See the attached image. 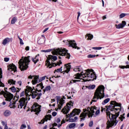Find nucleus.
<instances>
[{
  "instance_id": "nucleus-43",
  "label": "nucleus",
  "mask_w": 129,
  "mask_h": 129,
  "mask_svg": "<svg viewBox=\"0 0 129 129\" xmlns=\"http://www.w3.org/2000/svg\"><path fill=\"white\" fill-rule=\"evenodd\" d=\"M62 71V69L59 68V69H57V70H55L54 71V73H56V72H61Z\"/></svg>"
},
{
  "instance_id": "nucleus-64",
  "label": "nucleus",
  "mask_w": 129,
  "mask_h": 129,
  "mask_svg": "<svg viewBox=\"0 0 129 129\" xmlns=\"http://www.w3.org/2000/svg\"><path fill=\"white\" fill-rule=\"evenodd\" d=\"M123 124H122L121 126V127H120V129H123Z\"/></svg>"
},
{
  "instance_id": "nucleus-50",
  "label": "nucleus",
  "mask_w": 129,
  "mask_h": 129,
  "mask_svg": "<svg viewBox=\"0 0 129 129\" xmlns=\"http://www.w3.org/2000/svg\"><path fill=\"white\" fill-rule=\"evenodd\" d=\"M52 116H56L57 115V112L54 111L52 113Z\"/></svg>"
},
{
  "instance_id": "nucleus-42",
  "label": "nucleus",
  "mask_w": 129,
  "mask_h": 129,
  "mask_svg": "<svg viewBox=\"0 0 129 129\" xmlns=\"http://www.w3.org/2000/svg\"><path fill=\"white\" fill-rule=\"evenodd\" d=\"M96 57V55H93V54H89L88 55V58H94Z\"/></svg>"
},
{
  "instance_id": "nucleus-63",
  "label": "nucleus",
  "mask_w": 129,
  "mask_h": 129,
  "mask_svg": "<svg viewBox=\"0 0 129 129\" xmlns=\"http://www.w3.org/2000/svg\"><path fill=\"white\" fill-rule=\"evenodd\" d=\"M47 127H48V126L46 125L45 126H44L43 129H47Z\"/></svg>"
},
{
  "instance_id": "nucleus-54",
  "label": "nucleus",
  "mask_w": 129,
  "mask_h": 129,
  "mask_svg": "<svg viewBox=\"0 0 129 129\" xmlns=\"http://www.w3.org/2000/svg\"><path fill=\"white\" fill-rule=\"evenodd\" d=\"M0 86H1L2 87H5V84H4L3 82H1L0 83Z\"/></svg>"
},
{
  "instance_id": "nucleus-22",
  "label": "nucleus",
  "mask_w": 129,
  "mask_h": 129,
  "mask_svg": "<svg viewBox=\"0 0 129 129\" xmlns=\"http://www.w3.org/2000/svg\"><path fill=\"white\" fill-rule=\"evenodd\" d=\"M51 118H52V115H46L45 116V118H44V119L42 120L41 122H39V123H44L45 121H47V120H50Z\"/></svg>"
},
{
  "instance_id": "nucleus-23",
  "label": "nucleus",
  "mask_w": 129,
  "mask_h": 129,
  "mask_svg": "<svg viewBox=\"0 0 129 129\" xmlns=\"http://www.w3.org/2000/svg\"><path fill=\"white\" fill-rule=\"evenodd\" d=\"M43 88L44 86H43V83H40L36 86V90L37 91H38V92H41V91H42V89Z\"/></svg>"
},
{
  "instance_id": "nucleus-18",
  "label": "nucleus",
  "mask_w": 129,
  "mask_h": 129,
  "mask_svg": "<svg viewBox=\"0 0 129 129\" xmlns=\"http://www.w3.org/2000/svg\"><path fill=\"white\" fill-rule=\"evenodd\" d=\"M63 103H65V100H64V99L61 98L60 100H57L58 109H61V108H62V106H63Z\"/></svg>"
},
{
  "instance_id": "nucleus-57",
  "label": "nucleus",
  "mask_w": 129,
  "mask_h": 129,
  "mask_svg": "<svg viewBox=\"0 0 129 129\" xmlns=\"http://www.w3.org/2000/svg\"><path fill=\"white\" fill-rule=\"evenodd\" d=\"M79 17H80V12L78 13L77 20H78V19H79Z\"/></svg>"
},
{
  "instance_id": "nucleus-13",
  "label": "nucleus",
  "mask_w": 129,
  "mask_h": 129,
  "mask_svg": "<svg viewBox=\"0 0 129 129\" xmlns=\"http://www.w3.org/2000/svg\"><path fill=\"white\" fill-rule=\"evenodd\" d=\"M28 98H30V96L32 97V98H36V96H38V93L37 92H33V89L31 87H28Z\"/></svg>"
},
{
  "instance_id": "nucleus-27",
  "label": "nucleus",
  "mask_w": 129,
  "mask_h": 129,
  "mask_svg": "<svg viewBox=\"0 0 129 129\" xmlns=\"http://www.w3.org/2000/svg\"><path fill=\"white\" fill-rule=\"evenodd\" d=\"M11 111L9 110H6L4 112V115L5 116H10V115L11 114Z\"/></svg>"
},
{
  "instance_id": "nucleus-62",
  "label": "nucleus",
  "mask_w": 129,
  "mask_h": 129,
  "mask_svg": "<svg viewBox=\"0 0 129 129\" xmlns=\"http://www.w3.org/2000/svg\"><path fill=\"white\" fill-rule=\"evenodd\" d=\"M102 3L103 7H104V1H103V0H102Z\"/></svg>"
},
{
  "instance_id": "nucleus-52",
  "label": "nucleus",
  "mask_w": 129,
  "mask_h": 129,
  "mask_svg": "<svg viewBox=\"0 0 129 129\" xmlns=\"http://www.w3.org/2000/svg\"><path fill=\"white\" fill-rule=\"evenodd\" d=\"M49 30V28H45L43 31V33H46V32H47V31H48Z\"/></svg>"
},
{
  "instance_id": "nucleus-38",
  "label": "nucleus",
  "mask_w": 129,
  "mask_h": 129,
  "mask_svg": "<svg viewBox=\"0 0 129 129\" xmlns=\"http://www.w3.org/2000/svg\"><path fill=\"white\" fill-rule=\"evenodd\" d=\"M126 16V14L122 13L119 15V19H122V18H124Z\"/></svg>"
},
{
  "instance_id": "nucleus-6",
  "label": "nucleus",
  "mask_w": 129,
  "mask_h": 129,
  "mask_svg": "<svg viewBox=\"0 0 129 129\" xmlns=\"http://www.w3.org/2000/svg\"><path fill=\"white\" fill-rule=\"evenodd\" d=\"M57 60V56H53L52 55H48L47 59L45 61V65L47 67V68H52V67H55L56 66H60V64H62V62L60 60L59 62L57 63H53L54 61Z\"/></svg>"
},
{
  "instance_id": "nucleus-3",
  "label": "nucleus",
  "mask_w": 129,
  "mask_h": 129,
  "mask_svg": "<svg viewBox=\"0 0 129 129\" xmlns=\"http://www.w3.org/2000/svg\"><path fill=\"white\" fill-rule=\"evenodd\" d=\"M76 79H80L81 77L83 78H87L83 79L84 81H90L96 80V75L93 70L88 69L86 71H83L81 74L78 73L77 75H75Z\"/></svg>"
},
{
  "instance_id": "nucleus-48",
  "label": "nucleus",
  "mask_w": 129,
  "mask_h": 129,
  "mask_svg": "<svg viewBox=\"0 0 129 129\" xmlns=\"http://www.w3.org/2000/svg\"><path fill=\"white\" fill-rule=\"evenodd\" d=\"M1 123H2V124H3V125H5V126L7 125V122L4 121H2Z\"/></svg>"
},
{
  "instance_id": "nucleus-26",
  "label": "nucleus",
  "mask_w": 129,
  "mask_h": 129,
  "mask_svg": "<svg viewBox=\"0 0 129 129\" xmlns=\"http://www.w3.org/2000/svg\"><path fill=\"white\" fill-rule=\"evenodd\" d=\"M38 56H39V55H36L34 58H32V61L34 62L35 64H36V63H37V62H39V58H38Z\"/></svg>"
},
{
  "instance_id": "nucleus-35",
  "label": "nucleus",
  "mask_w": 129,
  "mask_h": 129,
  "mask_svg": "<svg viewBox=\"0 0 129 129\" xmlns=\"http://www.w3.org/2000/svg\"><path fill=\"white\" fill-rule=\"evenodd\" d=\"M80 70H81L80 67H76L74 69V71H75V72H78L80 71Z\"/></svg>"
},
{
  "instance_id": "nucleus-31",
  "label": "nucleus",
  "mask_w": 129,
  "mask_h": 129,
  "mask_svg": "<svg viewBox=\"0 0 129 129\" xmlns=\"http://www.w3.org/2000/svg\"><path fill=\"white\" fill-rule=\"evenodd\" d=\"M86 87L87 88H88V89L92 90V89H94V88H95V85H90L88 86H86Z\"/></svg>"
},
{
  "instance_id": "nucleus-55",
  "label": "nucleus",
  "mask_w": 129,
  "mask_h": 129,
  "mask_svg": "<svg viewBox=\"0 0 129 129\" xmlns=\"http://www.w3.org/2000/svg\"><path fill=\"white\" fill-rule=\"evenodd\" d=\"M18 84H19V85L20 86H22V81H18Z\"/></svg>"
},
{
  "instance_id": "nucleus-56",
  "label": "nucleus",
  "mask_w": 129,
  "mask_h": 129,
  "mask_svg": "<svg viewBox=\"0 0 129 129\" xmlns=\"http://www.w3.org/2000/svg\"><path fill=\"white\" fill-rule=\"evenodd\" d=\"M25 50L26 51H29L30 50V47L29 46H26V48H25Z\"/></svg>"
},
{
  "instance_id": "nucleus-44",
  "label": "nucleus",
  "mask_w": 129,
  "mask_h": 129,
  "mask_svg": "<svg viewBox=\"0 0 129 129\" xmlns=\"http://www.w3.org/2000/svg\"><path fill=\"white\" fill-rule=\"evenodd\" d=\"M120 68L121 69H124V68H129V65H127L126 66H120Z\"/></svg>"
},
{
  "instance_id": "nucleus-47",
  "label": "nucleus",
  "mask_w": 129,
  "mask_h": 129,
  "mask_svg": "<svg viewBox=\"0 0 129 129\" xmlns=\"http://www.w3.org/2000/svg\"><path fill=\"white\" fill-rule=\"evenodd\" d=\"M4 61L5 62H9V61H10V58H9V57L4 58Z\"/></svg>"
},
{
  "instance_id": "nucleus-51",
  "label": "nucleus",
  "mask_w": 129,
  "mask_h": 129,
  "mask_svg": "<svg viewBox=\"0 0 129 129\" xmlns=\"http://www.w3.org/2000/svg\"><path fill=\"white\" fill-rule=\"evenodd\" d=\"M92 125H93V121H91L89 122V126H92Z\"/></svg>"
},
{
  "instance_id": "nucleus-29",
  "label": "nucleus",
  "mask_w": 129,
  "mask_h": 129,
  "mask_svg": "<svg viewBox=\"0 0 129 129\" xmlns=\"http://www.w3.org/2000/svg\"><path fill=\"white\" fill-rule=\"evenodd\" d=\"M86 38H87V40H91L93 38V35L90 34H87L86 35Z\"/></svg>"
},
{
  "instance_id": "nucleus-1",
  "label": "nucleus",
  "mask_w": 129,
  "mask_h": 129,
  "mask_svg": "<svg viewBox=\"0 0 129 129\" xmlns=\"http://www.w3.org/2000/svg\"><path fill=\"white\" fill-rule=\"evenodd\" d=\"M110 105L106 106L105 108L103 107H101V111H106L107 114V118L108 121L107 122V128L112 127L113 125H116L119 120L122 121L125 118L123 113L118 118V119H116L118 115H119V112L121 111V104L116 102L115 101H112L110 102Z\"/></svg>"
},
{
  "instance_id": "nucleus-39",
  "label": "nucleus",
  "mask_w": 129,
  "mask_h": 129,
  "mask_svg": "<svg viewBox=\"0 0 129 129\" xmlns=\"http://www.w3.org/2000/svg\"><path fill=\"white\" fill-rule=\"evenodd\" d=\"M79 81H79V80H71V81H70V83H71V84H73V83H76V82H79Z\"/></svg>"
},
{
  "instance_id": "nucleus-60",
  "label": "nucleus",
  "mask_w": 129,
  "mask_h": 129,
  "mask_svg": "<svg viewBox=\"0 0 129 129\" xmlns=\"http://www.w3.org/2000/svg\"><path fill=\"white\" fill-rule=\"evenodd\" d=\"M103 20H105L106 19V16H104L102 17Z\"/></svg>"
},
{
  "instance_id": "nucleus-25",
  "label": "nucleus",
  "mask_w": 129,
  "mask_h": 129,
  "mask_svg": "<svg viewBox=\"0 0 129 129\" xmlns=\"http://www.w3.org/2000/svg\"><path fill=\"white\" fill-rule=\"evenodd\" d=\"M10 90H11L12 92H17V93H18V92H20V91L21 90V88H16V87L14 86L10 88Z\"/></svg>"
},
{
  "instance_id": "nucleus-30",
  "label": "nucleus",
  "mask_w": 129,
  "mask_h": 129,
  "mask_svg": "<svg viewBox=\"0 0 129 129\" xmlns=\"http://www.w3.org/2000/svg\"><path fill=\"white\" fill-rule=\"evenodd\" d=\"M38 44H39V45L44 44V43H45V38L39 39V40L38 41Z\"/></svg>"
},
{
  "instance_id": "nucleus-16",
  "label": "nucleus",
  "mask_w": 129,
  "mask_h": 129,
  "mask_svg": "<svg viewBox=\"0 0 129 129\" xmlns=\"http://www.w3.org/2000/svg\"><path fill=\"white\" fill-rule=\"evenodd\" d=\"M68 44L71 46L72 47V48H74L75 49H77L78 50H79L80 48L77 47V44L76 43H75V40H70V41H67Z\"/></svg>"
},
{
  "instance_id": "nucleus-37",
  "label": "nucleus",
  "mask_w": 129,
  "mask_h": 129,
  "mask_svg": "<svg viewBox=\"0 0 129 129\" xmlns=\"http://www.w3.org/2000/svg\"><path fill=\"white\" fill-rule=\"evenodd\" d=\"M27 128V125L25 124H22L20 126V129H25Z\"/></svg>"
},
{
  "instance_id": "nucleus-7",
  "label": "nucleus",
  "mask_w": 129,
  "mask_h": 129,
  "mask_svg": "<svg viewBox=\"0 0 129 129\" xmlns=\"http://www.w3.org/2000/svg\"><path fill=\"white\" fill-rule=\"evenodd\" d=\"M29 63H30V56L22 57V58L19 61V69L22 71L27 70L29 68V66H28Z\"/></svg>"
},
{
  "instance_id": "nucleus-11",
  "label": "nucleus",
  "mask_w": 129,
  "mask_h": 129,
  "mask_svg": "<svg viewBox=\"0 0 129 129\" xmlns=\"http://www.w3.org/2000/svg\"><path fill=\"white\" fill-rule=\"evenodd\" d=\"M73 106V102L72 101H70L67 105L64 107V108L62 109L61 111L64 114H67L69 111H70V109L71 107Z\"/></svg>"
},
{
  "instance_id": "nucleus-19",
  "label": "nucleus",
  "mask_w": 129,
  "mask_h": 129,
  "mask_svg": "<svg viewBox=\"0 0 129 129\" xmlns=\"http://www.w3.org/2000/svg\"><path fill=\"white\" fill-rule=\"evenodd\" d=\"M54 123H58L57 125L58 127H60V126H61L62 125V124H63V123H65V120H62L61 121V119H60V118H57L56 120H55V122Z\"/></svg>"
},
{
  "instance_id": "nucleus-8",
  "label": "nucleus",
  "mask_w": 129,
  "mask_h": 129,
  "mask_svg": "<svg viewBox=\"0 0 129 129\" xmlns=\"http://www.w3.org/2000/svg\"><path fill=\"white\" fill-rule=\"evenodd\" d=\"M27 99L25 97H23L20 99L19 101V103H18L17 105H16V101L13 100L12 102H10V106H12L13 108H15V107H17L18 106V108H23V106H24V109L26 108V100Z\"/></svg>"
},
{
  "instance_id": "nucleus-24",
  "label": "nucleus",
  "mask_w": 129,
  "mask_h": 129,
  "mask_svg": "<svg viewBox=\"0 0 129 129\" xmlns=\"http://www.w3.org/2000/svg\"><path fill=\"white\" fill-rule=\"evenodd\" d=\"M64 72H66V73H69V71H70V70L71 69V66L70 65V63L64 64Z\"/></svg>"
},
{
  "instance_id": "nucleus-33",
  "label": "nucleus",
  "mask_w": 129,
  "mask_h": 129,
  "mask_svg": "<svg viewBox=\"0 0 129 129\" xmlns=\"http://www.w3.org/2000/svg\"><path fill=\"white\" fill-rule=\"evenodd\" d=\"M76 124L75 123H73L69 125V128H73V127H75Z\"/></svg>"
},
{
  "instance_id": "nucleus-10",
  "label": "nucleus",
  "mask_w": 129,
  "mask_h": 129,
  "mask_svg": "<svg viewBox=\"0 0 129 129\" xmlns=\"http://www.w3.org/2000/svg\"><path fill=\"white\" fill-rule=\"evenodd\" d=\"M0 95H4V97L6 98L7 101H11L14 97V95L9 92H5L4 91H1L0 90Z\"/></svg>"
},
{
  "instance_id": "nucleus-20",
  "label": "nucleus",
  "mask_w": 129,
  "mask_h": 129,
  "mask_svg": "<svg viewBox=\"0 0 129 129\" xmlns=\"http://www.w3.org/2000/svg\"><path fill=\"white\" fill-rule=\"evenodd\" d=\"M8 70L9 71H14V72H17V67L14 64H10L8 67Z\"/></svg>"
},
{
  "instance_id": "nucleus-9",
  "label": "nucleus",
  "mask_w": 129,
  "mask_h": 129,
  "mask_svg": "<svg viewBox=\"0 0 129 129\" xmlns=\"http://www.w3.org/2000/svg\"><path fill=\"white\" fill-rule=\"evenodd\" d=\"M80 112H81V110L79 109L75 108L73 109L70 114L67 115L68 117H69L68 121H69V122H75V121L78 119V117L77 116L75 117L74 118L72 117H74L75 115H78Z\"/></svg>"
},
{
  "instance_id": "nucleus-12",
  "label": "nucleus",
  "mask_w": 129,
  "mask_h": 129,
  "mask_svg": "<svg viewBox=\"0 0 129 129\" xmlns=\"http://www.w3.org/2000/svg\"><path fill=\"white\" fill-rule=\"evenodd\" d=\"M46 78L47 79H49L48 78H47V76L42 77L39 79V76H35V77H34V80L32 81V84H33V85H35V84H37V83H38V82H41L43 81V80H45ZM38 79L39 81H38Z\"/></svg>"
},
{
  "instance_id": "nucleus-17",
  "label": "nucleus",
  "mask_w": 129,
  "mask_h": 129,
  "mask_svg": "<svg viewBox=\"0 0 129 129\" xmlns=\"http://www.w3.org/2000/svg\"><path fill=\"white\" fill-rule=\"evenodd\" d=\"M12 41L13 38L7 37L3 40L2 44L4 46H6V45H8L10 42H12Z\"/></svg>"
},
{
  "instance_id": "nucleus-28",
  "label": "nucleus",
  "mask_w": 129,
  "mask_h": 129,
  "mask_svg": "<svg viewBox=\"0 0 129 129\" xmlns=\"http://www.w3.org/2000/svg\"><path fill=\"white\" fill-rule=\"evenodd\" d=\"M8 83L9 84H10V85H15V84H16V81L13 80V79H10L9 80H8Z\"/></svg>"
},
{
  "instance_id": "nucleus-40",
  "label": "nucleus",
  "mask_w": 129,
  "mask_h": 129,
  "mask_svg": "<svg viewBox=\"0 0 129 129\" xmlns=\"http://www.w3.org/2000/svg\"><path fill=\"white\" fill-rule=\"evenodd\" d=\"M42 96V93H40L39 94L37 93V97L36 98V99L37 100H39L40 98H41V96Z\"/></svg>"
},
{
  "instance_id": "nucleus-53",
  "label": "nucleus",
  "mask_w": 129,
  "mask_h": 129,
  "mask_svg": "<svg viewBox=\"0 0 129 129\" xmlns=\"http://www.w3.org/2000/svg\"><path fill=\"white\" fill-rule=\"evenodd\" d=\"M50 51H51V49H47V50H43V52H45V53H47L48 52H50Z\"/></svg>"
},
{
  "instance_id": "nucleus-32",
  "label": "nucleus",
  "mask_w": 129,
  "mask_h": 129,
  "mask_svg": "<svg viewBox=\"0 0 129 129\" xmlns=\"http://www.w3.org/2000/svg\"><path fill=\"white\" fill-rule=\"evenodd\" d=\"M50 90H51V86H48L43 89L44 93H45L46 91H49Z\"/></svg>"
},
{
  "instance_id": "nucleus-5",
  "label": "nucleus",
  "mask_w": 129,
  "mask_h": 129,
  "mask_svg": "<svg viewBox=\"0 0 129 129\" xmlns=\"http://www.w3.org/2000/svg\"><path fill=\"white\" fill-rule=\"evenodd\" d=\"M68 50L65 48H57L53 49L52 51L53 55H59L58 56L59 59H62V57L64 56L67 59H70V53H69Z\"/></svg>"
},
{
  "instance_id": "nucleus-34",
  "label": "nucleus",
  "mask_w": 129,
  "mask_h": 129,
  "mask_svg": "<svg viewBox=\"0 0 129 129\" xmlns=\"http://www.w3.org/2000/svg\"><path fill=\"white\" fill-rule=\"evenodd\" d=\"M109 102V98H107L103 101V102L102 103V104H103V105H104V104L107 103Z\"/></svg>"
},
{
  "instance_id": "nucleus-61",
  "label": "nucleus",
  "mask_w": 129,
  "mask_h": 129,
  "mask_svg": "<svg viewBox=\"0 0 129 129\" xmlns=\"http://www.w3.org/2000/svg\"><path fill=\"white\" fill-rule=\"evenodd\" d=\"M4 129H9V127H8V125H6L5 126Z\"/></svg>"
},
{
  "instance_id": "nucleus-59",
  "label": "nucleus",
  "mask_w": 129,
  "mask_h": 129,
  "mask_svg": "<svg viewBox=\"0 0 129 129\" xmlns=\"http://www.w3.org/2000/svg\"><path fill=\"white\" fill-rule=\"evenodd\" d=\"M102 49V47H97V50H101Z\"/></svg>"
},
{
  "instance_id": "nucleus-21",
  "label": "nucleus",
  "mask_w": 129,
  "mask_h": 129,
  "mask_svg": "<svg viewBox=\"0 0 129 129\" xmlns=\"http://www.w3.org/2000/svg\"><path fill=\"white\" fill-rule=\"evenodd\" d=\"M126 25V22L125 21H122V23L119 24H116L115 26L116 27V29H122L124 26Z\"/></svg>"
},
{
  "instance_id": "nucleus-36",
  "label": "nucleus",
  "mask_w": 129,
  "mask_h": 129,
  "mask_svg": "<svg viewBox=\"0 0 129 129\" xmlns=\"http://www.w3.org/2000/svg\"><path fill=\"white\" fill-rule=\"evenodd\" d=\"M17 19L16 17H13L12 21H11V24H14L17 22Z\"/></svg>"
},
{
  "instance_id": "nucleus-41",
  "label": "nucleus",
  "mask_w": 129,
  "mask_h": 129,
  "mask_svg": "<svg viewBox=\"0 0 129 129\" xmlns=\"http://www.w3.org/2000/svg\"><path fill=\"white\" fill-rule=\"evenodd\" d=\"M18 38L19 39L20 44L21 45H24V42H23V39H22V38H20V36H18Z\"/></svg>"
},
{
  "instance_id": "nucleus-45",
  "label": "nucleus",
  "mask_w": 129,
  "mask_h": 129,
  "mask_svg": "<svg viewBox=\"0 0 129 129\" xmlns=\"http://www.w3.org/2000/svg\"><path fill=\"white\" fill-rule=\"evenodd\" d=\"M52 125L53 127L52 128H50V129H57L54 127V126H57V125H58V124H57L56 123H54Z\"/></svg>"
},
{
  "instance_id": "nucleus-46",
  "label": "nucleus",
  "mask_w": 129,
  "mask_h": 129,
  "mask_svg": "<svg viewBox=\"0 0 129 129\" xmlns=\"http://www.w3.org/2000/svg\"><path fill=\"white\" fill-rule=\"evenodd\" d=\"M3 78V71H2V69L0 68V79H2Z\"/></svg>"
},
{
  "instance_id": "nucleus-14",
  "label": "nucleus",
  "mask_w": 129,
  "mask_h": 129,
  "mask_svg": "<svg viewBox=\"0 0 129 129\" xmlns=\"http://www.w3.org/2000/svg\"><path fill=\"white\" fill-rule=\"evenodd\" d=\"M32 110L39 113L41 111V106L37 103H34L32 106Z\"/></svg>"
},
{
  "instance_id": "nucleus-2",
  "label": "nucleus",
  "mask_w": 129,
  "mask_h": 129,
  "mask_svg": "<svg viewBox=\"0 0 129 129\" xmlns=\"http://www.w3.org/2000/svg\"><path fill=\"white\" fill-rule=\"evenodd\" d=\"M84 113L81 114L80 117L81 118V121L84 120L85 117L88 115L89 117H96L100 114V108H97L96 106H92L91 107H87L83 109Z\"/></svg>"
},
{
  "instance_id": "nucleus-15",
  "label": "nucleus",
  "mask_w": 129,
  "mask_h": 129,
  "mask_svg": "<svg viewBox=\"0 0 129 129\" xmlns=\"http://www.w3.org/2000/svg\"><path fill=\"white\" fill-rule=\"evenodd\" d=\"M28 87H27V88L25 89V91H23L20 94V97H23V96H25L26 100H30V98H28V95H30L29 94V90H28Z\"/></svg>"
},
{
  "instance_id": "nucleus-58",
  "label": "nucleus",
  "mask_w": 129,
  "mask_h": 129,
  "mask_svg": "<svg viewBox=\"0 0 129 129\" xmlns=\"http://www.w3.org/2000/svg\"><path fill=\"white\" fill-rule=\"evenodd\" d=\"M2 105H6V102H3L1 104V106Z\"/></svg>"
},
{
  "instance_id": "nucleus-4",
  "label": "nucleus",
  "mask_w": 129,
  "mask_h": 129,
  "mask_svg": "<svg viewBox=\"0 0 129 129\" xmlns=\"http://www.w3.org/2000/svg\"><path fill=\"white\" fill-rule=\"evenodd\" d=\"M104 89L105 87L103 85L99 86L94 93L92 102H96L98 99H102L104 97Z\"/></svg>"
},
{
  "instance_id": "nucleus-49",
  "label": "nucleus",
  "mask_w": 129,
  "mask_h": 129,
  "mask_svg": "<svg viewBox=\"0 0 129 129\" xmlns=\"http://www.w3.org/2000/svg\"><path fill=\"white\" fill-rule=\"evenodd\" d=\"M34 77V79H33V80H34L35 79H34V78H35V77H36V76H29V77H28V78L29 79H33V78Z\"/></svg>"
}]
</instances>
